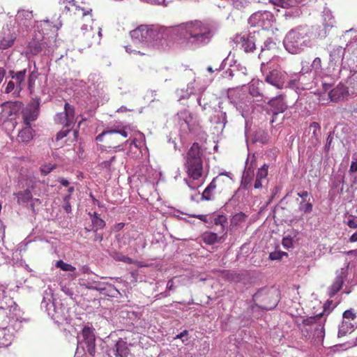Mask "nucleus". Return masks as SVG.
<instances>
[{
	"instance_id": "nucleus-1",
	"label": "nucleus",
	"mask_w": 357,
	"mask_h": 357,
	"mask_svg": "<svg viewBox=\"0 0 357 357\" xmlns=\"http://www.w3.org/2000/svg\"><path fill=\"white\" fill-rule=\"evenodd\" d=\"M176 32L181 43L188 48L204 47L210 43L214 36L212 24L198 20L179 24Z\"/></svg>"
},
{
	"instance_id": "nucleus-2",
	"label": "nucleus",
	"mask_w": 357,
	"mask_h": 357,
	"mask_svg": "<svg viewBox=\"0 0 357 357\" xmlns=\"http://www.w3.org/2000/svg\"><path fill=\"white\" fill-rule=\"evenodd\" d=\"M203 154L199 144L194 142L184 156L183 169L188 176L185 182L191 189L197 188L194 182L199 181L203 176Z\"/></svg>"
},
{
	"instance_id": "nucleus-3",
	"label": "nucleus",
	"mask_w": 357,
	"mask_h": 357,
	"mask_svg": "<svg viewBox=\"0 0 357 357\" xmlns=\"http://www.w3.org/2000/svg\"><path fill=\"white\" fill-rule=\"evenodd\" d=\"M308 29L299 26L289 31L286 35L284 44L286 50L291 54H298L309 43Z\"/></svg>"
},
{
	"instance_id": "nucleus-4",
	"label": "nucleus",
	"mask_w": 357,
	"mask_h": 357,
	"mask_svg": "<svg viewBox=\"0 0 357 357\" xmlns=\"http://www.w3.org/2000/svg\"><path fill=\"white\" fill-rule=\"evenodd\" d=\"M128 135L125 127L118 126L103 130L96 137V140L102 143L100 145L105 149H116L123 143L128 144V140H126Z\"/></svg>"
},
{
	"instance_id": "nucleus-5",
	"label": "nucleus",
	"mask_w": 357,
	"mask_h": 357,
	"mask_svg": "<svg viewBox=\"0 0 357 357\" xmlns=\"http://www.w3.org/2000/svg\"><path fill=\"white\" fill-rule=\"evenodd\" d=\"M93 22H84L81 26V31L77 35L81 45L84 48L98 45L102 38L101 28L99 26L93 27Z\"/></svg>"
},
{
	"instance_id": "nucleus-6",
	"label": "nucleus",
	"mask_w": 357,
	"mask_h": 357,
	"mask_svg": "<svg viewBox=\"0 0 357 357\" xmlns=\"http://www.w3.org/2000/svg\"><path fill=\"white\" fill-rule=\"evenodd\" d=\"M82 4L83 6L79 5L75 0L68 1L65 6L63 13L73 20L80 18L82 23L93 22L92 9L85 7L84 3H82Z\"/></svg>"
},
{
	"instance_id": "nucleus-7",
	"label": "nucleus",
	"mask_w": 357,
	"mask_h": 357,
	"mask_svg": "<svg viewBox=\"0 0 357 357\" xmlns=\"http://www.w3.org/2000/svg\"><path fill=\"white\" fill-rule=\"evenodd\" d=\"M275 291L260 290L253 296L255 305L264 310H271L275 308L278 300L275 296Z\"/></svg>"
},
{
	"instance_id": "nucleus-8",
	"label": "nucleus",
	"mask_w": 357,
	"mask_h": 357,
	"mask_svg": "<svg viewBox=\"0 0 357 357\" xmlns=\"http://www.w3.org/2000/svg\"><path fill=\"white\" fill-rule=\"evenodd\" d=\"M132 38L138 41L151 43L160 38L157 29L147 25H141L130 32Z\"/></svg>"
},
{
	"instance_id": "nucleus-9",
	"label": "nucleus",
	"mask_w": 357,
	"mask_h": 357,
	"mask_svg": "<svg viewBox=\"0 0 357 357\" xmlns=\"http://www.w3.org/2000/svg\"><path fill=\"white\" fill-rule=\"evenodd\" d=\"M75 115L74 106L66 102L64 105V111L57 113L54 120L57 124L63 125L66 128H71L75 122Z\"/></svg>"
},
{
	"instance_id": "nucleus-10",
	"label": "nucleus",
	"mask_w": 357,
	"mask_h": 357,
	"mask_svg": "<svg viewBox=\"0 0 357 357\" xmlns=\"http://www.w3.org/2000/svg\"><path fill=\"white\" fill-rule=\"evenodd\" d=\"M23 104L20 101H8L2 103L0 106V118L10 121L15 120Z\"/></svg>"
},
{
	"instance_id": "nucleus-11",
	"label": "nucleus",
	"mask_w": 357,
	"mask_h": 357,
	"mask_svg": "<svg viewBox=\"0 0 357 357\" xmlns=\"http://www.w3.org/2000/svg\"><path fill=\"white\" fill-rule=\"evenodd\" d=\"M40 102L39 100H34L28 104L25 107L21 109L23 125H31V122L35 121L39 115Z\"/></svg>"
},
{
	"instance_id": "nucleus-12",
	"label": "nucleus",
	"mask_w": 357,
	"mask_h": 357,
	"mask_svg": "<svg viewBox=\"0 0 357 357\" xmlns=\"http://www.w3.org/2000/svg\"><path fill=\"white\" fill-rule=\"evenodd\" d=\"M323 313H319L314 317H310L304 319L302 324L305 326H313L314 329V335L318 338H323L324 336V323L325 319H323Z\"/></svg>"
},
{
	"instance_id": "nucleus-13",
	"label": "nucleus",
	"mask_w": 357,
	"mask_h": 357,
	"mask_svg": "<svg viewBox=\"0 0 357 357\" xmlns=\"http://www.w3.org/2000/svg\"><path fill=\"white\" fill-rule=\"evenodd\" d=\"M17 35L14 27L7 24L0 32V50H7L11 47L16 40Z\"/></svg>"
},
{
	"instance_id": "nucleus-14",
	"label": "nucleus",
	"mask_w": 357,
	"mask_h": 357,
	"mask_svg": "<svg viewBox=\"0 0 357 357\" xmlns=\"http://www.w3.org/2000/svg\"><path fill=\"white\" fill-rule=\"evenodd\" d=\"M43 36L40 32L36 33L31 40L28 43L27 50L33 55H37L45 47Z\"/></svg>"
},
{
	"instance_id": "nucleus-15",
	"label": "nucleus",
	"mask_w": 357,
	"mask_h": 357,
	"mask_svg": "<svg viewBox=\"0 0 357 357\" xmlns=\"http://www.w3.org/2000/svg\"><path fill=\"white\" fill-rule=\"evenodd\" d=\"M345 54V49L341 46L335 47L330 52L328 65L335 69L342 65Z\"/></svg>"
},
{
	"instance_id": "nucleus-16",
	"label": "nucleus",
	"mask_w": 357,
	"mask_h": 357,
	"mask_svg": "<svg viewBox=\"0 0 357 357\" xmlns=\"http://www.w3.org/2000/svg\"><path fill=\"white\" fill-rule=\"evenodd\" d=\"M211 183V186H214L218 193L225 190L231 183V178L226 174H220L215 177Z\"/></svg>"
},
{
	"instance_id": "nucleus-17",
	"label": "nucleus",
	"mask_w": 357,
	"mask_h": 357,
	"mask_svg": "<svg viewBox=\"0 0 357 357\" xmlns=\"http://www.w3.org/2000/svg\"><path fill=\"white\" fill-rule=\"evenodd\" d=\"M265 81L278 89H282L284 84L283 75L278 70L271 71L266 76Z\"/></svg>"
},
{
	"instance_id": "nucleus-18",
	"label": "nucleus",
	"mask_w": 357,
	"mask_h": 357,
	"mask_svg": "<svg viewBox=\"0 0 357 357\" xmlns=\"http://www.w3.org/2000/svg\"><path fill=\"white\" fill-rule=\"evenodd\" d=\"M236 43L240 46V48L247 53L253 52L256 48L253 37L249 36H238L236 38Z\"/></svg>"
},
{
	"instance_id": "nucleus-19",
	"label": "nucleus",
	"mask_w": 357,
	"mask_h": 357,
	"mask_svg": "<svg viewBox=\"0 0 357 357\" xmlns=\"http://www.w3.org/2000/svg\"><path fill=\"white\" fill-rule=\"evenodd\" d=\"M349 96L348 89L343 84H339L328 93L331 101L338 102L344 100Z\"/></svg>"
},
{
	"instance_id": "nucleus-20",
	"label": "nucleus",
	"mask_w": 357,
	"mask_h": 357,
	"mask_svg": "<svg viewBox=\"0 0 357 357\" xmlns=\"http://www.w3.org/2000/svg\"><path fill=\"white\" fill-rule=\"evenodd\" d=\"M34 187L35 182H32L27 189L13 193V195L17 198V203L19 205L24 206L32 200L31 190H33Z\"/></svg>"
},
{
	"instance_id": "nucleus-21",
	"label": "nucleus",
	"mask_w": 357,
	"mask_h": 357,
	"mask_svg": "<svg viewBox=\"0 0 357 357\" xmlns=\"http://www.w3.org/2000/svg\"><path fill=\"white\" fill-rule=\"evenodd\" d=\"M268 104L271 107V112L274 116L283 113L287 108L282 96L269 100Z\"/></svg>"
},
{
	"instance_id": "nucleus-22",
	"label": "nucleus",
	"mask_w": 357,
	"mask_h": 357,
	"mask_svg": "<svg viewBox=\"0 0 357 357\" xmlns=\"http://www.w3.org/2000/svg\"><path fill=\"white\" fill-rule=\"evenodd\" d=\"M33 129L31 125H23L17 136V140L19 142L28 143L33 137Z\"/></svg>"
},
{
	"instance_id": "nucleus-23",
	"label": "nucleus",
	"mask_w": 357,
	"mask_h": 357,
	"mask_svg": "<svg viewBox=\"0 0 357 357\" xmlns=\"http://www.w3.org/2000/svg\"><path fill=\"white\" fill-rule=\"evenodd\" d=\"M130 349L128 344L122 338H119L115 344V356L116 357H128Z\"/></svg>"
},
{
	"instance_id": "nucleus-24",
	"label": "nucleus",
	"mask_w": 357,
	"mask_h": 357,
	"mask_svg": "<svg viewBox=\"0 0 357 357\" xmlns=\"http://www.w3.org/2000/svg\"><path fill=\"white\" fill-rule=\"evenodd\" d=\"M344 284L343 273L340 272L337 274L335 279L328 289V295L333 297L342 287Z\"/></svg>"
},
{
	"instance_id": "nucleus-25",
	"label": "nucleus",
	"mask_w": 357,
	"mask_h": 357,
	"mask_svg": "<svg viewBox=\"0 0 357 357\" xmlns=\"http://www.w3.org/2000/svg\"><path fill=\"white\" fill-rule=\"evenodd\" d=\"M209 219L215 225L220 227V229H218L219 233L225 234V231L227 224V218L225 215H215L210 216Z\"/></svg>"
},
{
	"instance_id": "nucleus-26",
	"label": "nucleus",
	"mask_w": 357,
	"mask_h": 357,
	"mask_svg": "<svg viewBox=\"0 0 357 357\" xmlns=\"http://www.w3.org/2000/svg\"><path fill=\"white\" fill-rule=\"evenodd\" d=\"M263 83L259 81H255L250 84L249 86V93L252 96L257 98V101L261 100L263 94L261 93V86Z\"/></svg>"
},
{
	"instance_id": "nucleus-27",
	"label": "nucleus",
	"mask_w": 357,
	"mask_h": 357,
	"mask_svg": "<svg viewBox=\"0 0 357 357\" xmlns=\"http://www.w3.org/2000/svg\"><path fill=\"white\" fill-rule=\"evenodd\" d=\"M247 215L243 212H239L234 214L231 218L230 227L231 228H238L245 222L247 220Z\"/></svg>"
},
{
	"instance_id": "nucleus-28",
	"label": "nucleus",
	"mask_w": 357,
	"mask_h": 357,
	"mask_svg": "<svg viewBox=\"0 0 357 357\" xmlns=\"http://www.w3.org/2000/svg\"><path fill=\"white\" fill-rule=\"evenodd\" d=\"M253 176L254 169L250 167L248 168L247 170L243 174L241 181V185L244 189L249 188V187L251 185Z\"/></svg>"
},
{
	"instance_id": "nucleus-29",
	"label": "nucleus",
	"mask_w": 357,
	"mask_h": 357,
	"mask_svg": "<svg viewBox=\"0 0 357 357\" xmlns=\"http://www.w3.org/2000/svg\"><path fill=\"white\" fill-rule=\"evenodd\" d=\"M274 6L288 9L294 7L296 4V0H269Z\"/></svg>"
},
{
	"instance_id": "nucleus-30",
	"label": "nucleus",
	"mask_w": 357,
	"mask_h": 357,
	"mask_svg": "<svg viewBox=\"0 0 357 357\" xmlns=\"http://www.w3.org/2000/svg\"><path fill=\"white\" fill-rule=\"evenodd\" d=\"M82 335L84 338V342L96 340L94 328L92 327L86 326H84L82 329Z\"/></svg>"
},
{
	"instance_id": "nucleus-31",
	"label": "nucleus",
	"mask_w": 357,
	"mask_h": 357,
	"mask_svg": "<svg viewBox=\"0 0 357 357\" xmlns=\"http://www.w3.org/2000/svg\"><path fill=\"white\" fill-rule=\"evenodd\" d=\"M354 329V325L347 321H343L339 326L338 335L344 336L347 333H351Z\"/></svg>"
},
{
	"instance_id": "nucleus-32",
	"label": "nucleus",
	"mask_w": 357,
	"mask_h": 357,
	"mask_svg": "<svg viewBox=\"0 0 357 357\" xmlns=\"http://www.w3.org/2000/svg\"><path fill=\"white\" fill-rule=\"evenodd\" d=\"M203 241L205 243L208 245L214 244L218 242V237L217 234L213 232H205L203 236Z\"/></svg>"
},
{
	"instance_id": "nucleus-33",
	"label": "nucleus",
	"mask_w": 357,
	"mask_h": 357,
	"mask_svg": "<svg viewBox=\"0 0 357 357\" xmlns=\"http://www.w3.org/2000/svg\"><path fill=\"white\" fill-rule=\"evenodd\" d=\"M218 192L215 190L214 186H211V183L207 186V188L202 192V199L205 200H211L213 198V196Z\"/></svg>"
},
{
	"instance_id": "nucleus-34",
	"label": "nucleus",
	"mask_w": 357,
	"mask_h": 357,
	"mask_svg": "<svg viewBox=\"0 0 357 357\" xmlns=\"http://www.w3.org/2000/svg\"><path fill=\"white\" fill-rule=\"evenodd\" d=\"M10 74L12 79H15L17 85L20 86L21 84L23 83L24 81L26 70H23L17 73H15L14 71H10Z\"/></svg>"
},
{
	"instance_id": "nucleus-35",
	"label": "nucleus",
	"mask_w": 357,
	"mask_h": 357,
	"mask_svg": "<svg viewBox=\"0 0 357 357\" xmlns=\"http://www.w3.org/2000/svg\"><path fill=\"white\" fill-rule=\"evenodd\" d=\"M116 160V156L113 155L109 158V160H104L102 161H100L98 166L100 169H106L109 172L112 169V163Z\"/></svg>"
},
{
	"instance_id": "nucleus-36",
	"label": "nucleus",
	"mask_w": 357,
	"mask_h": 357,
	"mask_svg": "<svg viewBox=\"0 0 357 357\" xmlns=\"http://www.w3.org/2000/svg\"><path fill=\"white\" fill-rule=\"evenodd\" d=\"M313 205L310 197L306 201H301L299 204V209L305 213H311L312 211Z\"/></svg>"
},
{
	"instance_id": "nucleus-37",
	"label": "nucleus",
	"mask_w": 357,
	"mask_h": 357,
	"mask_svg": "<svg viewBox=\"0 0 357 357\" xmlns=\"http://www.w3.org/2000/svg\"><path fill=\"white\" fill-rule=\"evenodd\" d=\"M55 266L56 268H59L63 271L74 272L76 269L75 266L62 260L57 261Z\"/></svg>"
},
{
	"instance_id": "nucleus-38",
	"label": "nucleus",
	"mask_w": 357,
	"mask_h": 357,
	"mask_svg": "<svg viewBox=\"0 0 357 357\" xmlns=\"http://www.w3.org/2000/svg\"><path fill=\"white\" fill-rule=\"evenodd\" d=\"M91 221L96 231L105 227V222L100 217L93 218Z\"/></svg>"
},
{
	"instance_id": "nucleus-39",
	"label": "nucleus",
	"mask_w": 357,
	"mask_h": 357,
	"mask_svg": "<svg viewBox=\"0 0 357 357\" xmlns=\"http://www.w3.org/2000/svg\"><path fill=\"white\" fill-rule=\"evenodd\" d=\"M87 353L91 356L94 357L96 355V340L85 342Z\"/></svg>"
},
{
	"instance_id": "nucleus-40",
	"label": "nucleus",
	"mask_w": 357,
	"mask_h": 357,
	"mask_svg": "<svg viewBox=\"0 0 357 357\" xmlns=\"http://www.w3.org/2000/svg\"><path fill=\"white\" fill-rule=\"evenodd\" d=\"M288 254L285 252H281V251H275L272 252L269 255V259L272 261H279L282 259L283 256H287Z\"/></svg>"
},
{
	"instance_id": "nucleus-41",
	"label": "nucleus",
	"mask_w": 357,
	"mask_h": 357,
	"mask_svg": "<svg viewBox=\"0 0 357 357\" xmlns=\"http://www.w3.org/2000/svg\"><path fill=\"white\" fill-rule=\"evenodd\" d=\"M268 175V166L264 165L257 171V177L259 179H265Z\"/></svg>"
},
{
	"instance_id": "nucleus-42",
	"label": "nucleus",
	"mask_w": 357,
	"mask_h": 357,
	"mask_svg": "<svg viewBox=\"0 0 357 357\" xmlns=\"http://www.w3.org/2000/svg\"><path fill=\"white\" fill-rule=\"evenodd\" d=\"M32 17H33V15H32L31 12L23 10L18 12L17 15V19L22 20H23V18L31 19Z\"/></svg>"
},
{
	"instance_id": "nucleus-43",
	"label": "nucleus",
	"mask_w": 357,
	"mask_h": 357,
	"mask_svg": "<svg viewBox=\"0 0 357 357\" xmlns=\"http://www.w3.org/2000/svg\"><path fill=\"white\" fill-rule=\"evenodd\" d=\"M71 130L70 128H66L63 126L61 130H60L57 134L56 137V139L57 141L62 139L68 135V134Z\"/></svg>"
},
{
	"instance_id": "nucleus-44",
	"label": "nucleus",
	"mask_w": 357,
	"mask_h": 357,
	"mask_svg": "<svg viewBox=\"0 0 357 357\" xmlns=\"http://www.w3.org/2000/svg\"><path fill=\"white\" fill-rule=\"evenodd\" d=\"M344 319L354 320L356 318V314L352 309L347 310L343 312Z\"/></svg>"
},
{
	"instance_id": "nucleus-45",
	"label": "nucleus",
	"mask_w": 357,
	"mask_h": 357,
	"mask_svg": "<svg viewBox=\"0 0 357 357\" xmlns=\"http://www.w3.org/2000/svg\"><path fill=\"white\" fill-rule=\"evenodd\" d=\"M263 16H264V15L261 13H254L250 17L249 22L251 24H257L258 25H259V23L257 22V21H259L263 17Z\"/></svg>"
},
{
	"instance_id": "nucleus-46",
	"label": "nucleus",
	"mask_w": 357,
	"mask_h": 357,
	"mask_svg": "<svg viewBox=\"0 0 357 357\" xmlns=\"http://www.w3.org/2000/svg\"><path fill=\"white\" fill-rule=\"evenodd\" d=\"M347 225L351 229L357 228V217L351 215L347 222Z\"/></svg>"
},
{
	"instance_id": "nucleus-47",
	"label": "nucleus",
	"mask_w": 357,
	"mask_h": 357,
	"mask_svg": "<svg viewBox=\"0 0 357 357\" xmlns=\"http://www.w3.org/2000/svg\"><path fill=\"white\" fill-rule=\"evenodd\" d=\"M282 243L285 248L288 249L293 246V240L291 237H284L282 239Z\"/></svg>"
},
{
	"instance_id": "nucleus-48",
	"label": "nucleus",
	"mask_w": 357,
	"mask_h": 357,
	"mask_svg": "<svg viewBox=\"0 0 357 357\" xmlns=\"http://www.w3.org/2000/svg\"><path fill=\"white\" fill-rule=\"evenodd\" d=\"M297 195L300 197L302 199V201L303 202H306L310 197V199H312V197L306 190L298 192Z\"/></svg>"
},
{
	"instance_id": "nucleus-49",
	"label": "nucleus",
	"mask_w": 357,
	"mask_h": 357,
	"mask_svg": "<svg viewBox=\"0 0 357 357\" xmlns=\"http://www.w3.org/2000/svg\"><path fill=\"white\" fill-rule=\"evenodd\" d=\"M54 168H55V165H43L41 167V172L43 174L47 175L50 172H51V171L52 169H54Z\"/></svg>"
},
{
	"instance_id": "nucleus-50",
	"label": "nucleus",
	"mask_w": 357,
	"mask_h": 357,
	"mask_svg": "<svg viewBox=\"0 0 357 357\" xmlns=\"http://www.w3.org/2000/svg\"><path fill=\"white\" fill-rule=\"evenodd\" d=\"M70 195H66L64 197L65 205L63 206L64 211L69 213L71 211V206L69 203Z\"/></svg>"
},
{
	"instance_id": "nucleus-51",
	"label": "nucleus",
	"mask_w": 357,
	"mask_h": 357,
	"mask_svg": "<svg viewBox=\"0 0 357 357\" xmlns=\"http://www.w3.org/2000/svg\"><path fill=\"white\" fill-rule=\"evenodd\" d=\"M313 68L319 70L321 68V60L319 57H317L314 59L312 63Z\"/></svg>"
},
{
	"instance_id": "nucleus-52",
	"label": "nucleus",
	"mask_w": 357,
	"mask_h": 357,
	"mask_svg": "<svg viewBox=\"0 0 357 357\" xmlns=\"http://www.w3.org/2000/svg\"><path fill=\"white\" fill-rule=\"evenodd\" d=\"M310 128L313 129V135H317V131L319 130L320 128H321L319 124L317 122H312L310 125Z\"/></svg>"
},
{
	"instance_id": "nucleus-53",
	"label": "nucleus",
	"mask_w": 357,
	"mask_h": 357,
	"mask_svg": "<svg viewBox=\"0 0 357 357\" xmlns=\"http://www.w3.org/2000/svg\"><path fill=\"white\" fill-rule=\"evenodd\" d=\"M14 89H15L14 82L13 81H10V82H8V83L6 87L5 92L6 93H9L12 92Z\"/></svg>"
},
{
	"instance_id": "nucleus-54",
	"label": "nucleus",
	"mask_w": 357,
	"mask_h": 357,
	"mask_svg": "<svg viewBox=\"0 0 357 357\" xmlns=\"http://www.w3.org/2000/svg\"><path fill=\"white\" fill-rule=\"evenodd\" d=\"M175 288H176V287H174V281H173V279H172V280H169V281L167 282L166 289H167V290L170 291V290H174V289H175Z\"/></svg>"
},
{
	"instance_id": "nucleus-55",
	"label": "nucleus",
	"mask_w": 357,
	"mask_h": 357,
	"mask_svg": "<svg viewBox=\"0 0 357 357\" xmlns=\"http://www.w3.org/2000/svg\"><path fill=\"white\" fill-rule=\"evenodd\" d=\"M119 260L123 261V262L128 263V264H132V259L126 256H122V257H119Z\"/></svg>"
},
{
	"instance_id": "nucleus-56",
	"label": "nucleus",
	"mask_w": 357,
	"mask_h": 357,
	"mask_svg": "<svg viewBox=\"0 0 357 357\" xmlns=\"http://www.w3.org/2000/svg\"><path fill=\"white\" fill-rule=\"evenodd\" d=\"M349 171L351 172H357V161L356 160L353 161L351 162Z\"/></svg>"
},
{
	"instance_id": "nucleus-57",
	"label": "nucleus",
	"mask_w": 357,
	"mask_h": 357,
	"mask_svg": "<svg viewBox=\"0 0 357 357\" xmlns=\"http://www.w3.org/2000/svg\"><path fill=\"white\" fill-rule=\"evenodd\" d=\"M254 187L255 189L261 188L262 187L261 179L256 178Z\"/></svg>"
},
{
	"instance_id": "nucleus-58",
	"label": "nucleus",
	"mask_w": 357,
	"mask_h": 357,
	"mask_svg": "<svg viewBox=\"0 0 357 357\" xmlns=\"http://www.w3.org/2000/svg\"><path fill=\"white\" fill-rule=\"evenodd\" d=\"M188 335V331L187 330H184L181 333L177 335L176 338L182 339L184 337H187Z\"/></svg>"
},
{
	"instance_id": "nucleus-59",
	"label": "nucleus",
	"mask_w": 357,
	"mask_h": 357,
	"mask_svg": "<svg viewBox=\"0 0 357 357\" xmlns=\"http://www.w3.org/2000/svg\"><path fill=\"white\" fill-rule=\"evenodd\" d=\"M349 241L351 243L357 241V231L350 236Z\"/></svg>"
},
{
	"instance_id": "nucleus-60",
	"label": "nucleus",
	"mask_w": 357,
	"mask_h": 357,
	"mask_svg": "<svg viewBox=\"0 0 357 357\" xmlns=\"http://www.w3.org/2000/svg\"><path fill=\"white\" fill-rule=\"evenodd\" d=\"M103 239V236L102 234L96 233L94 241L101 242Z\"/></svg>"
},
{
	"instance_id": "nucleus-61",
	"label": "nucleus",
	"mask_w": 357,
	"mask_h": 357,
	"mask_svg": "<svg viewBox=\"0 0 357 357\" xmlns=\"http://www.w3.org/2000/svg\"><path fill=\"white\" fill-rule=\"evenodd\" d=\"M63 186H68L69 184V182L68 180L65 178H60L59 181Z\"/></svg>"
},
{
	"instance_id": "nucleus-62",
	"label": "nucleus",
	"mask_w": 357,
	"mask_h": 357,
	"mask_svg": "<svg viewBox=\"0 0 357 357\" xmlns=\"http://www.w3.org/2000/svg\"><path fill=\"white\" fill-rule=\"evenodd\" d=\"M62 291L67 295H73L70 289L66 287H62Z\"/></svg>"
},
{
	"instance_id": "nucleus-63",
	"label": "nucleus",
	"mask_w": 357,
	"mask_h": 357,
	"mask_svg": "<svg viewBox=\"0 0 357 357\" xmlns=\"http://www.w3.org/2000/svg\"><path fill=\"white\" fill-rule=\"evenodd\" d=\"M136 141H137V140H136V139H132L131 141H129V140H128V143H129V144H130V147H131V146H134L137 147V143H136Z\"/></svg>"
},
{
	"instance_id": "nucleus-64",
	"label": "nucleus",
	"mask_w": 357,
	"mask_h": 357,
	"mask_svg": "<svg viewBox=\"0 0 357 357\" xmlns=\"http://www.w3.org/2000/svg\"><path fill=\"white\" fill-rule=\"evenodd\" d=\"M347 254L349 255H357V249L350 250L347 252Z\"/></svg>"
}]
</instances>
